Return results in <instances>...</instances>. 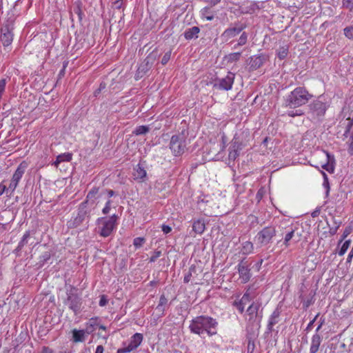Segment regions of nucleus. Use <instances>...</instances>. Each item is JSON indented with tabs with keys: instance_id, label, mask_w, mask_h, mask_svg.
Returning <instances> with one entry per match:
<instances>
[{
	"instance_id": "f257e3e1",
	"label": "nucleus",
	"mask_w": 353,
	"mask_h": 353,
	"mask_svg": "<svg viewBox=\"0 0 353 353\" xmlns=\"http://www.w3.org/2000/svg\"><path fill=\"white\" fill-rule=\"evenodd\" d=\"M218 322L209 316L201 315L194 318L189 325V329L191 333L201 335L206 333L212 336L217 333Z\"/></svg>"
},
{
	"instance_id": "f03ea898",
	"label": "nucleus",
	"mask_w": 353,
	"mask_h": 353,
	"mask_svg": "<svg viewBox=\"0 0 353 353\" xmlns=\"http://www.w3.org/2000/svg\"><path fill=\"white\" fill-rule=\"evenodd\" d=\"M312 97L304 87H297L284 97L283 105L294 109L306 104Z\"/></svg>"
},
{
	"instance_id": "7ed1b4c3",
	"label": "nucleus",
	"mask_w": 353,
	"mask_h": 353,
	"mask_svg": "<svg viewBox=\"0 0 353 353\" xmlns=\"http://www.w3.org/2000/svg\"><path fill=\"white\" fill-rule=\"evenodd\" d=\"M65 289L66 297L63 301V304L68 306L74 314H78L82 305V299L78 294V289L70 284H65Z\"/></svg>"
},
{
	"instance_id": "20e7f679",
	"label": "nucleus",
	"mask_w": 353,
	"mask_h": 353,
	"mask_svg": "<svg viewBox=\"0 0 353 353\" xmlns=\"http://www.w3.org/2000/svg\"><path fill=\"white\" fill-rule=\"evenodd\" d=\"M117 218V216L115 214L108 218H99L97 219V223L99 225V234L103 237L109 236L116 228Z\"/></svg>"
},
{
	"instance_id": "39448f33",
	"label": "nucleus",
	"mask_w": 353,
	"mask_h": 353,
	"mask_svg": "<svg viewBox=\"0 0 353 353\" xmlns=\"http://www.w3.org/2000/svg\"><path fill=\"white\" fill-rule=\"evenodd\" d=\"M329 106L330 101L324 95L319 96L315 101L312 102L309 105L311 114L314 117L316 118H319L324 116Z\"/></svg>"
},
{
	"instance_id": "423d86ee",
	"label": "nucleus",
	"mask_w": 353,
	"mask_h": 353,
	"mask_svg": "<svg viewBox=\"0 0 353 353\" xmlns=\"http://www.w3.org/2000/svg\"><path fill=\"white\" fill-rule=\"evenodd\" d=\"M187 147V139L185 134H181L173 135L170 142V148L174 156L183 154Z\"/></svg>"
},
{
	"instance_id": "0eeeda50",
	"label": "nucleus",
	"mask_w": 353,
	"mask_h": 353,
	"mask_svg": "<svg viewBox=\"0 0 353 353\" xmlns=\"http://www.w3.org/2000/svg\"><path fill=\"white\" fill-rule=\"evenodd\" d=\"M90 216V212L86 208V202H82L78 208L76 214H73L71 219L68 221L67 225L70 228H76L79 226L85 219Z\"/></svg>"
},
{
	"instance_id": "6e6552de",
	"label": "nucleus",
	"mask_w": 353,
	"mask_h": 353,
	"mask_svg": "<svg viewBox=\"0 0 353 353\" xmlns=\"http://www.w3.org/2000/svg\"><path fill=\"white\" fill-rule=\"evenodd\" d=\"M14 19L9 18L6 23H4L1 28L0 30V41L4 47H8L11 45L13 41L14 29Z\"/></svg>"
},
{
	"instance_id": "1a4fd4ad",
	"label": "nucleus",
	"mask_w": 353,
	"mask_h": 353,
	"mask_svg": "<svg viewBox=\"0 0 353 353\" xmlns=\"http://www.w3.org/2000/svg\"><path fill=\"white\" fill-rule=\"evenodd\" d=\"M276 235V230L274 227L268 226L259 231L254 237V241L257 246L263 247L271 243Z\"/></svg>"
},
{
	"instance_id": "9d476101",
	"label": "nucleus",
	"mask_w": 353,
	"mask_h": 353,
	"mask_svg": "<svg viewBox=\"0 0 353 353\" xmlns=\"http://www.w3.org/2000/svg\"><path fill=\"white\" fill-rule=\"evenodd\" d=\"M261 304L258 302H253L247 309L246 314L248 323L250 325L259 327L263 318L262 314L259 312Z\"/></svg>"
},
{
	"instance_id": "9b49d317",
	"label": "nucleus",
	"mask_w": 353,
	"mask_h": 353,
	"mask_svg": "<svg viewBox=\"0 0 353 353\" xmlns=\"http://www.w3.org/2000/svg\"><path fill=\"white\" fill-rule=\"evenodd\" d=\"M245 28V25L236 23L234 26H231L225 29L221 34V39L223 42L232 43L233 39L239 34Z\"/></svg>"
},
{
	"instance_id": "f8f14e48",
	"label": "nucleus",
	"mask_w": 353,
	"mask_h": 353,
	"mask_svg": "<svg viewBox=\"0 0 353 353\" xmlns=\"http://www.w3.org/2000/svg\"><path fill=\"white\" fill-rule=\"evenodd\" d=\"M234 77L235 74L234 73L228 72L226 77L216 79L214 81L213 88L219 90H230L232 88Z\"/></svg>"
},
{
	"instance_id": "ddd939ff",
	"label": "nucleus",
	"mask_w": 353,
	"mask_h": 353,
	"mask_svg": "<svg viewBox=\"0 0 353 353\" xmlns=\"http://www.w3.org/2000/svg\"><path fill=\"white\" fill-rule=\"evenodd\" d=\"M27 168L28 163L26 161L21 162L18 165L17 170L12 175L9 186L8 187V190H10V194H12L17 187L19 182L24 174Z\"/></svg>"
},
{
	"instance_id": "4468645a",
	"label": "nucleus",
	"mask_w": 353,
	"mask_h": 353,
	"mask_svg": "<svg viewBox=\"0 0 353 353\" xmlns=\"http://www.w3.org/2000/svg\"><path fill=\"white\" fill-rule=\"evenodd\" d=\"M243 143L240 141L239 137L236 134L232 139V145L228 154L229 160L234 161L239 155V151L242 149Z\"/></svg>"
},
{
	"instance_id": "2eb2a0df",
	"label": "nucleus",
	"mask_w": 353,
	"mask_h": 353,
	"mask_svg": "<svg viewBox=\"0 0 353 353\" xmlns=\"http://www.w3.org/2000/svg\"><path fill=\"white\" fill-rule=\"evenodd\" d=\"M238 272L239 278L242 283H245L248 282L251 277L250 265L247 261L242 260L238 265Z\"/></svg>"
},
{
	"instance_id": "dca6fc26",
	"label": "nucleus",
	"mask_w": 353,
	"mask_h": 353,
	"mask_svg": "<svg viewBox=\"0 0 353 353\" xmlns=\"http://www.w3.org/2000/svg\"><path fill=\"white\" fill-rule=\"evenodd\" d=\"M323 154L326 157V162L321 165V168L330 173H333L334 172L335 163V159L334 155L326 151H323Z\"/></svg>"
},
{
	"instance_id": "f3484780",
	"label": "nucleus",
	"mask_w": 353,
	"mask_h": 353,
	"mask_svg": "<svg viewBox=\"0 0 353 353\" xmlns=\"http://www.w3.org/2000/svg\"><path fill=\"white\" fill-rule=\"evenodd\" d=\"M280 314L281 312L279 309H276L269 317L268 323L267 325V332L268 334L273 331L274 325L279 323Z\"/></svg>"
},
{
	"instance_id": "a211bd4d",
	"label": "nucleus",
	"mask_w": 353,
	"mask_h": 353,
	"mask_svg": "<svg viewBox=\"0 0 353 353\" xmlns=\"http://www.w3.org/2000/svg\"><path fill=\"white\" fill-rule=\"evenodd\" d=\"M143 335L140 333H136L132 335L130 339V341L127 344L128 350H134L137 349L143 341Z\"/></svg>"
},
{
	"instance_id": "6ab92c4d",
	"label": "nucleus",
	"mask_w": 353,
	"mask_h": 353,
	"mask_svg": "<svg viewBox=\"0 0 353 353\" xmlns=\"http://www.w3.org/2000/svg\"><path fill=\"white\" fill-rule=\"evenodd\" d=\"M101 320L99 317L95 316L90 319L88 322L85 323V330L87 334L93 333L99 325Z\"/></svg>"
},
{
	"instance_id": "aec40b11",
	"label": "nucleus",
	"mask_w": 353,
	"mask_h": 353,
	"mask_svg": "<svg viewBox=\"0 0 353 353\" xmlns=\"http://www.w3.org/2000/svg\"><path fill=\"white\" fill-rule=\"evenodd\" d=\"M265 61V58L262 55H254L250 58L248 65L251 70H255L259 68Z\"/></svg>"
},
{
	"instance_id": "412c9836",
	"label": "nucleus",
	"mask_w": 353,
	"mask_h": 353,
	"mask_svg": "<svg viewBox=\"0 0 353 353\" xmlns=\"http://www.w3.org/2000/svg\"><path fill=\"white\" fill-rule=\"evenodd\" d=\"M72 341L74 343H82L86 339L87 332L85 330L73 329L72 330Z\"/></svg>"
},
{
	"instance_id": "4be33fe9",
	"label": "nucleus",
	"mask_w": 353,
	"mask_h": 353,
	"mask_svg": "<svg viewBox=\"0 0 353 353\" xmlns=\"http://www.w3.org/2000/svg\"><path fill=\"white\" fill-rule=\"evenodd\" d=\"M322 341V337L318 333H315L311 339L310 353H316Z\"/></svg>"
},
{
	"instance_id": "5701e85b",
	"label": "nucleus",
	"mask_w": 353,
	"mask_h": 353,
	"mask_svg": "<svg viewBox=\"0 0 353 353\" xmlns=\"http://www.w3.org/2000/svg\"><path fill=\"white\" fill-rule=\"evenodd\" d=\"M302 294L300 295V299L301 302L303 303V307L307 309L310 305H312L314 300V296L315 295V292L311 290L308 294V296H305L303 292V290L301 289Z\"/></svg>"
},
{
	"instance_id": "b1692460",
	"label": "nucleus",
	"mask_w": 353,
	"mask_h": 353,
	"mask_svg": "<svg viewBox=\"0 0 353 353\" xmlns=\"http://www.w3.org/2000/svg\"><path fill=\"white\" fill-rule=\"evenodd\" d=\"M199 32V28L197 26H194L185 30V31L184 32V37L187 40L196 39L198 38V34Z\"/></svg>"
},
{
	"instance_id": "393cba45",
	"label": "nucleus",
	"mask_w": 353,
	"mask_h": 353,
	"mask_svg": "<svg viewBox=\"0 0 353 353\" xmlns=\"http://www.w3.org/2000/svg\"><path fill=\"white\" fill-rule=\"evenodd\" d=\"M72 159V154L70 152H65L58 155L56 161L53 163L55 167H58L62 162H70Z\"/></svg>"
},
{
	"instance_id": "a878e982",
	"label": "nucleus",
	"mask_w": 353,
	"mask_h": 353,
	"mask_svg": "<svg viewBox=\"0 0 353 353\" xmlns=\"http://www.w3.org/2000/svg\"><path fill=\"white\" fill-rule=\"evenodd\" d=\"M205 230V224L203 219L194 221L192 224V230L199 234H202Z\"/></svg>"
},
{
	"instance_id": "bb28decb",
	"label": "nucleus",
	"mask_w": 353,
	"mask_h": 353,
	"mask_svg": "<svg viewBox=\"0 0 353 353\" xmlns=\"http://www.w3.org/2000/svg\"><path fill=\"white\" fill-rule=\"evenodd\" d=\"M152 59L151 56H148L139 65L138 68V74H145L152 65L150 61Z\"/></svg>"
},
{
	"instance_id": "cd10ccee",
	"label": "nucleus",
	"mask_w": 353,
	"mask_h": 353,
	"mask_svg": "<svg viewBox=\"0 0 353 353\" xmlns=\"http://www.w3.org/2000/svg\"><path fill=\"white\" fill-rule=\"evenodd\" d=\"M146 171L145 170L138 164L134 168V172L133 174L134 178L136 180H143L146 177Z\"/></svg>"
},
{
	"instance_id": "c85d7f7f",
	"label": "nucleus",
	"mask_w": 353,
	"mask_h": 353,
	"mask_svg": "<svg viewBox=\"0 0 353 353\" xmlns=\"http://www.w3.org/2000/svg\"><path fill=\"white\" fill-rule=\"evenodd\" d=\"M341 125L345 126L344 136L347 137L350 132L352 127L353 126V115L348 117L344 121L341 122Z\"/></svg>"
},
{
	"instance_id": "c756f323",
	"label": "nucleus",
	"mask_w": 353,
	"mask_h": 353,
	"mask_svg": "<svg viewBox=\"0 0 353 353\" xmlns=\"http://www.w3.org/2000/svg\"><path fill=\"white\" fill-rule=\"evenodd\" d=\"M99 192V188L94 187L92 188L87 194L86 200L84 202H86V205L90 202L94 203V200L97 199V194Z\"/></svg>"
},
{
	"instance_id": "7c9ffc66",
	"label": "nucleus",
	"mask_w": 353,
	"mask_h": 353,
	"mask_svg": "<svg viewBox=\"0 0 353 353\" xmlns=\"http://www.w3.org/2000/svg\"><path fill=\"white\" fill-rule=\"evenodd\" d=\"M248 35L245 32H243L237 40V43L234 45L233 49H237L239 47L244 46L248 41Z\"/></svg>"
},
{
	"instance_id": "2f4dec72",
	"label": "nucleus",
	"mask_w": 353,
	"mask_h": 353,
	"mask_svg": "<svg viewBox=\"0 0 353 353\" xmlns=\"http://www.w3.org/2000/svg\"><path fill=\"white\" fill-rule=\"evenodd\" d=\"M254 245L250 241H245L243 243L242 252L243 254H249L253 252Z\"/></svg>"
},
{
	"instance_id": "473e14b6",
	"label": "nucleus",
	"mask_w": 353,
	"mask_h": 353,
	"mask_svg": "<svg viewBox=\"0 0 353 353\" xmlns=\"http://www.w3.org/2000/svg\"><path fill=\"white\" fill-rule=\"evenodd\" d=\"M241 56V52H232V53L228 54L225 57V59L228 61V62L234 63V62L238 61L240 59Z\"/></svg>"
},
{
	"instance_id": "72a5a7b5",
	"label": "nucleus",
	"mask_w": 353,
	"mask_h": 353,
	"mask_svg": "<svg viewBox=\"0 0 353 353\" xmlns=\"http://www.w3.org/2000/svg\"><path fill=\"white\" fill-rule=\"evenodd\" d=\"M150 128L147 125H139L137 126L133 131V134L135 135H142L148 133Z\"/></svg>"
},
{
	"instance_id": "f704fd0d",
	"label": "nucleus",
	"mask_w": 353,
	"mask_h": 353,
	"mask_svg": "<svg viewBox=\"0 0 353 353\" xmlns=\"http://www.w3.org/2000/svg\"><path fill=\"white\" fill-rule=\"evenodd\" d=\"M288 54V48L287 46H282L278 50V57L280 59H285Z\"/></svg>"
},
{
	"instance_id": "c9c22d12",
	"label": "nucleus",
	"mask_w": 353,
	"mask_h": 353,
	"mask_svg": "<svg viewBox=\"0 0 353 353\" xmlns=\"http://www.w3.org/2000/svg\"><path fill=\"white\" fill-rule=\"evenodd\" d=\"M112 8L114 10L122 9L123 10L125 8V3L123 1L114 0L112 3Z\"/></svg>"
},
{
	"instance_id": "e433bc0d",
	"label": "nucleus",
	"mask_w": 353,
	"mask_h": 353,
	"mask_svg": "<svg viewBox=\"0 0 353 353\" xmlns=\"http://www.w3.org/2000/svg\"><path fill=\"white\" fill-rule=\"evenodd\" d=\"M350 243H351V241L349 239V240H346L342 245L340 250L339 251V256H343L345 254V253L347 252V249L349 248L350 245Z\"/></svg>"
},
{
	"instance_id": "4c0bfd02",
	"label": "nucleus",
	"mask_w": 353,
	"mask_h": 353,
	"mask_svg": "<svg viewBox=\"0 0 353 353\" xmlns=\"http://www.w3.org/2000/svg\"><path fill=\"white\" fill-rule=\"evenodd\" d=\"M294 235V230H291L290 232H288L284 238L283 244L285 245V247H288L290 245V241L293 238Z\"/></svg>"
},
{
	"instance_id": "58836bf2",
	"label": "nucleus",
	"mask_w": 353,
	"mask_h": 353,
	"mask_svg": "<svg viewBox=\"0 0 353 353\" xmlns=\"http://www.w3.org/2000/svg\"><path fill=\"white\" fill-rule=\"evenodd\" d=\"M343 32L347 39L353 40V26L345 28Z\"/></svg>"
},
{
	"instance_id": "ea45409f",
	"label": "nucleus",
	"mask_w": 353,
	"mask_h": 353,
	"mask_svg": "<svg viewBox=\"0 0 353 353\" xmlns=\"http://www.w3.org/2000/svg\"><path fill=\"white\" fill-rule=\"evenodd\" d=\"M167 302L168 300L165 298V295L162 294L160 296L159 303L157 307V309L159 310V311H163L164 310L163 307L165 305H166Z\"/></svg>"
},
{
	"instance_id": "a19ab883",
	"label": "nucleus",
	"mask_w": 353,
	"mask_h": 353,
	"mask_svg": "<svg viewBox=\"0 0 353 353\" xmlns=\"http://www.w3.org/2000/svg\"><path fill=\"white\" fill-rule=\"evenodd\" d=\"M30 236V232L26 231L24 234L23 235V237L19 243V248H23V247L28 243V239Z\"/></svg>"
},
{
	"instance_id": "79ce46f5",
	"label": "nucleus",
	"mask_w": 353,
	"mask_h": 353,
	"mask_svg": "<svg viewBox=\"0 0 353 353\" xmlns=\"http://www.w3.org/2000/svg\"><path fill=\"white\" fill-rule=\"evenodd\" d=\"M352 228L351 226L346 227L343 231L341 239L339 241V244H341L343 241V240H345L347 238V236L352 232Z\"/></svg>"
},
{
	"instance_id": "37998d69",
	"label": "nucleus",
	"mask_w": 353,
	"mask_h": 353,
	"mask_svg": "<svg viewBox=\"0 0 353 353\" xmlns=\"http://www.w3.org/2000/svg\"><path fill=\"white\" fill-rule=\"evenodd\" d=\"M286 114L290 117H295L297 116H301L303 114V112L301 110H288L286 112Z\"/></svg>"
},
{
	"instance_id": "c03bdc74",
	"label": "nucleus",
	"mask_w": 353,
	"mask_h": 353,
	"mask_svg": "<svg viewBox=\"0 0 353 353\" xmlns=\"http://www.w3.org/2000/svg\"><path fill=\"white\" fill-rule=\"evenodd\" d=\"M144 241L145 239L143 238L137 237L133 240V245H134L135 248H139L143 245Z\"/></svg>"
},
{
	"instance_id": "a18cd8bd",
	"label": "nucleus",
	"mask_w": 353,
	"mask_h": 353,
	"mask_svg": "<svg viewBox=\"0 0 353 353\" xmlns=\"http://www.w3.org/2000/svg\"><path fill=\"white\" fill-rule=\"evenodd\" d=\"M252 298L250 297V294H249V292L247 291L243 295V296L241 297V299H240V302L241 303V304H247L250 301H251Z\"/></svg>"
},
{
	"instance_id": "49530a36",
	"label": "nucleus",
	"mask_w": 353,
	"mask_h": 353,
	"mask_svg": "<svg viewBox=\"0 0 353 353\" xmlns=\"http://www.w3.org/2000/svg\"><path fill=\"white\" fill-rule=\"evenodd\" d=\"M161 256V251L156 250L153 252L152 255L150 258L149 261L150 263L154 262L159 257Z\"/></svg>"
},
{
	"instance_id": "de8ad7c7",
	"label": "nucleus",
	"mask_w": 353,
	"mask_h": 353,
	"mask_svg": "<svg viewBox=\"0 0 353 353\" xmlns=\"http://www.w3.org/2000/svg\"><path fill=\"white\" fill-rule=\"evenodd\" d=\"M342 3L344 8L353 10V0H343Z\"/></svg>"
},
{
	"instance_id": "09e8293b",
	"label": "nucleus",
	"mask_w": 353,
	"mask_h": 353,
	"mask_svg": "<svg viewBox=\"0 0 353 353\" xmlns=\"http://www.w3.org/2000/svg\"><path fill=\"white\" fill-rule=\"evenodd\" d=\"M194 270V268L191 267L188 272L185 274L183 281L184 283H188L191 280L192 272Z\"/></svg>"
},
{
	"instance_id": "8fccbe9b",
	"label": "nucleus",
	"mask_w": 353,
	"mask_h": 353,
	"mask_svg": "<svg viewBox=\"0 0 353 353\" xmlns=\"http://www.w3.org/2000/svg\"><path fill=\"white\" fill-rule=\"evenodd\" d=\"M112 201L108 200L105 203V207L102 210V212L103 214H108L110 212L111 208Z\"/></svg>"
},
{
	"instance_id": "3c124183",
	"label": "nucleus",
	"mask_w": 353,
	"mask_h": 353,
	"mask_svg": "<svg viewBox=\"0 0 353 353\" xmlns=\"http://www.w3.org/2000/svg\"><path fill=\"white\" fill-rule=\"evenodd\" d=\"M171 57V50H169L165 53L163 55L162 59H161V63L163 65H165L170 60Z\"/></svg>"
},
{
	"instance_id": "603ef678",
	"label": "nucleus",
	"mask_w": 353,
	"mask_h": 353,
	"mask_svg": "<svg viewBox=\"0 0 353 353\" xmlns=\"http://www.w3.org/2000/svg\"><path fill=\"white\" fill-rule=\"evenodd\" d=\"M334 223L336 225L335 227H332L330 228V233L331 235H334L336 233L339 228L340 227V225L341 224V221L336 222V221H334Z\"/></svg>"
},
{
	"instance_id": "864d4df0",
	"label": "nucleus",
	"mask_w": 353,
	"mask_h": 353,
	"mask_svg": "<svg viewBox=\"0 0 353 353\" xmlns=\"http://www.w3.org/2000/svg\"><path fill=\"white\" fill-rule=\"evenodd\" d=\"M227 142H228V140H227L225 135L223 134L221 136V143L220 144V150L221 151H223L225 149L226 145H227Z\"/></svg>"
},
{
	"instance_id": "5fc2aeb1",
	"label": "nucleus",
	"mask_w": 353,
	"mask_h": 353,
	"mask_svg": "<svg viewBox=\"0 0 353 353\" xmlns=\"http://www.w3.org/2000/svg\"><path fill=\"white\" fill-rule=\"evenodd\" d=\"M323 186L325 189V197L327 198L330 194V187L329 181H323Z\"/></svg>"
},
{
	"instance_id": "6e6d98bb",
	"label": "nucleus",
	"mask_w": 353,
	"mask_h": 353,
	"mask_svg": "<svg viewBox=\"0 0 353 353\" xmlns=\"http://www.w3.org/2000/svg\"><path fill=\"white\" fill-rule=\"evenodd\" d=\"M319 316V313H318L315 316V317L307 324V325L306 327V329H305V330L307 332H310V331L312 330L313 324H314V323L315 322V321L316 320V319L318 318Z\"/></svg>"
},
{
	"instance_id": "4d7b16f0",
	"label": "nucleus",
	"mask_w": 353,
	"mask_h": 353,
	"mask_svg": "<svg viewBox=\"0 0 353 353\" xmlns=\"http://www.w3.org/2000/svg\"><path fill=\"white\" fill-rule=\"evenodd\" d=\"M74 12L78 15L79 19L81 21L83 18V12L79 6L74 8Z\"/></svg>"
},
{
	"instance_id": "13d9d810",
	"label": "nucleus",
	"mask_w": 353,
	"mask_h": 353,
	"mask_svg": "<svg viewBox=\"0 0 353 353\" xmlns=\"http://www.w3.org/2000/svg\"><path fill=\"white\" fill-rule=\"evenodd\" d=\"M108 303V299L105 295H101L100 297L99 305L101 307L105 306Z\"/></svg>"
},
{
	"instance_id": "bf43d9fd",
	"label": "nucleus",
	"mask_w": 353,
	"mask_h": 353,
	"mask_svg": "<svg viewBox=\"0 0 353 353\" xmlns=\"http://www.w3.org/2000/svg\"><path fill=\"white\" fill-rule=\"evenodd\" d=\"M6 85V80L5 79H2L0 80V94L2 95L3 92L5 91Z\"/></svg>"
},
{
	"instance_id": "052dcab7",
	"label": "nucleus",
	"mask_w": 353,
	"mask_h": 353,
	"mask_svg": "<svg viewBox=\"0 0 353 353\" xmlns=\"http://www.w3.org/2000/svg\"><path fill=\"white\" fill-rule=\"evenodd\" d=\"M235 305L240 313L242 314L244 312L245 304H241V303L239 301L236 303Z\"/></svg>"
},
{
	"instance_id": "680f3d73",
	"label": "nucleus",
	"mask_w": 353,
	"mask_h": 353,
	"mask_svg": "<svg viewBox=\"0 0 353 353\" xmlns=\"http://www.w3.org/2000/svg\"><path fill=\"white\" fill-rule=\"evenodd\" d=\"M161 229L164 234H168L172 231V228L167 225H162Z\"/></svg>"
},
{
	"instance_id": "e2e57ef3",
	"label": "nucleus",
	"mask_w": 353,
	"mask_h": 353,
	"mask_svg": "<svg viewBox=\"0 0 353 353\" xmlns=\"http://www.w3.org/2000/svg\"><path fill=\"white\" fill-rule=\"evenodd\" d=\"M6 191L7 192H10V190H8L6 185L3 183H0V196H1Z\"/></svg>"
},
{
	"instance_id": "0e129e2a",
	"label": "nucleus",
	"mask_w": 353,
	"mask_h": 353,
	"mask_svg": "<svg viewBox=\"0 0 353 353\" xmlns=\"http://www.w3.org/2000/svg\"><path fill=\"white\" fill-rule=\"evenodd\" d=\"M351 142L349 143L348 152L352 155L353 154V134L350 137Z\"/></svg>"
},
{
	"instance_id": "69168bd1",
	"label": "nucleus",
	"mask_w": 353,
	"mask_h": 353,
	"mask_svg": "<svg viewBox=\"0 0 353 353\" xmlns=\"http://www.w3.org/2000/svg\"><path fill=\"white\" fill-rule=\"evenodd\" d=\"M130 352H131V350H128V347L127 345L124 347L120 348L117 350V353H126Z\"/></svg>"
},
{
	"instance_id": "338daca9",
	"label": "nucleus",
	"mask_w": 353,
	"mask_h": 353,
	"mask_svg": "<svg viewBox=\"0 0 353 353\" xmlns=\"http://www.w3.org/2000/svg\"><path fill=\"white\" fill-rule=\"evenodd\" d=\"M324 321H325V320L323 319H321L319 324L318 327L316 329V333H318V332L322 327V326H323V325L324 323Z\"/></svg>"
},
{
	"instance_id": "774afa93",
	"label": "nucleus",
	"mask_w": 353,
	"mask_h": 353,
	"mask_svg": "<svg viewBox=\"0 0 353 353\" xmlns=\"http://www.w3.org/2000/svg\"><path fill=\"white\" fill-rule=\"evenodd\" d=\"M104 348L103 345H98L96 348L95 353H103Z\"/></svg>"
}]
</instances>
